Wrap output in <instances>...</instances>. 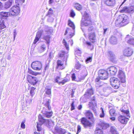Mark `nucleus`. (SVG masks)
I'll list each match as a JSON object with an SVG mask.
<instances>
[{"label":"nucleus","mask_w":134,"mask_h":134,"mask_svg":"<svg viewBox=\"0 0 134 134\" xmlns=\"http://www.w3.org/2000/svg\"><path fill=\"white\" fill-rule=\"evenodd\" d=\"M95 99L94 97L93 98L91 99V102H90L89 105L90 108L93 110L95 113V114L96 115L97 113L96 109L95 107V106H96V104L95 101Z\"/></svg>","instance_id":"obj_15"},{"label":"nucleus","mask_w":134,"mask_h":134,"mask_svg":"<svg viewBox=\"0 0 134 134\" xmlns=\"http://www.w3.org/2000/svg\"><path fill=\"white\" fill-rule=\"evenodd\" d=\"M91 17L89 16V15L86 13L85 14L84 20H83L82 19L81 21V26H87L91 24V21L90 19Z\"/></svg>","instance_id":"obj_6"},{"label":"nucleus","mask_w":134,"mask_h":134,"mask_svg":"<svg viewBox=\"0 0 134 134\" xmlns=\"http://www.w3.org/2000/svg\"><path fill=\"white\" fill-rule=\"evenodd\" d=\"M45 90L46 94L51 95V88H49V87L47 86H46L45 88Z\"/></svg>","instance_id":"obj_39"},{"label":"nucleus","mask_w":134,"mask_h":134,"mask_svg":"<svg viewBox=\"0 0 134 134\" xmlns=\"http://www.w3.org/2000/svg\"><path fill=\"white\" fill-rule=\"evenodd\" d=\"M48 122L46 123V125L49 128H52V127L54 125V122L51 120H48Z\"/></svg>","instance_id":"obj_31"},{"label":"nucleus","mask_w":134,"mask_h":134,"mask_svg":"<svg viewBox=\"0 0 134 134\" xmlns=\"http://www.w3.org/2000/svg\"><path fill=\"white\" fill-rule=\"evenodd\" d=\"M53 14V11L51 8H50L48 11L47 15L50 17Z\"/></svg>","instance_id":"obj_50"},{"label":"nucleus","mask_w":134,"mask_h":134,"mask_svg":"<svg viewBox=\"0 0 134 134\" xmlns=\"http://www.w3.org/2000/svg\"><path fill=\"white\" fill-rule=\"evenodd\" d=\"M37 132H34V134H44V131L41 127V125L38 124L37 126Z\"/></svg>","instance_id":"obj_27"},{"label":"nucleus","mask_w":134,"mask_h":134,"mask_svg":"<svg viewBox=\"0 0 134 134\" xmlns=\"http://www.w3.org/2000/svg\"><path fill=\"white\" fill-rule=\"evenodd\" d=\"M59 56L60 57H64V58H66V59L68 57V54L65 51H62L59 53Z\"/></svg>","instance_id":"obj_38"},{"label":"nucleus","mask_w":134,"mask_h":134,"mask_svg":"<svg viewBox=\"0 0 134 134\" xmlns=\"http://www.w3.org/2000/svg\"><path fill=\"white\" fill-rule=\"evenodd\" d=\"M104 4L109 6H113L115 4V0H103Z\"/></svg>","instance_id":"obj_22"},{"label":"nucleus","mask_w":134,"mask_h":134,"mask_svg":"<svg viewBox=\"0 0 134 134\" xmlns=\"http://www.w3.org/2000/svg\"><path fill=\"white\" fill-rule=\"evenodd\" d=\"M32 68L35 70H39L42 68V64L41 62L38 61L33 62L31 64Z\"/></svg>","instance_id":"obj_11"},{"label":"nucleus","mask_w":134,"mask_h":134,"mask_svg":"<svg viewBox=\"0 0 134 134\" xmlns=\"http://www.w3.org/2000/svg\"><path fill=\"white\" fill-rule=\"evenodd\" d=\"M72 80H74L76 79V76L74 73L71 76Z\"/></svg>","instance_id":"obj_58"},{"label":"nucleus","mask_w":134,"mask_h":134,"mask_svg":"<svg viewBox=\"0 0 134 134\" xmlns=\"http://www.w3.org/2000/svg\"><path fill=\"white\" fill-rule=\"evenodd\" d=\"M128 17L126 15L123 14L119 16L115 22L116 26H122L126 25L128 23Z\"/></svg>","instance_id":"obj_1"},{"label":"nucleus","mask_w":134,"mask_h":134,"mask_svg":"<svg viewBox=\"0 0 134 134\" xmlns=\"http://www.w3.org/2000/svg\"><path fill=\"white\" fill-rule=\"evenodd\" d=\"M81 122L85 128L92 125V123L85 118L83 117L81 119Z\"/></svg>","instance_id":"obj_14"},{"label":"nucleus","mask_w":134,"mask_h":134,"mask_svg":"<svg viewBox=\"0 0 134 134\" xmlns=\"http://www.w3.org/2000/svg\"><path fill=\"white\" fill-rule=\"evenodd\" d=\"M53 32V30L51 27H46L44 29V33L43 34V38L46 41V43L49 44L51 37L50 35Z\"/></svg>","instance_id":"obj_3"},{"label":"nucleus","mask_w":134,"mask_h":134,"mask_svg":"<svg viewBox=\"0 0 134 134\" xmlns=\"http://www.w3.org/2000/svg\"><path fill=\"white\" fill-rule=\"evenodd\" d=\"M20 9L19 6L14 5L10 9L9 12L10 15L16 16L18 15L20 12Z\"/></svg>","instance_id":"obj_5"},{"label":"nucleus","mask_w":134,"mask_h":134,"mask_svg":"<svg viewBox=\"0 0 134 134\" xmlns=\"http://www.w3.org/2000/svg\"><path fill=\"white\" fill-rule=\"evenodd\" d=\"M94 29V28L93 26L90 27L88 29V38L93 43L95 42L96 40V35Z\"/></svg>","instance_id":"obj_4"},{"label":"nucleus","mask_w":134,"mask_h":134,"mask_svg":"<svg viewBox=\"0 0 134 134\" xmlns=\"http://www.w3.org/2000/svg\"><path fill=\"white\" fill-rule=\"evenodd\" d=\"M118 121L121 123L123 124H126L127 123L129 119L125 116L122 115L119 116L118 118Z\"/></svg>","instance_id":"obj_20"},{"label":"nucleus","mask_w":134,"mask_h":134,"mask_svg":"<svg viewBox=\"0 0 134 134\" xmlns=\"http://www.w3.org/2000/svg\"><path fill=\"white\" fill-rule=\"evenodd\" d=\"M21 127L23 129L25 128V125L24 124V122L23 121L22 122L21 125Z\"/></svg>","instance_id":"obj_57"},{"label":"nucleus","mask_w":134,"mask_h":134,"mask_svg":"<svg viewBox=\"0 0 134 134\" xmlns=\"http://www.w3.org/2000/svg\"><path fill=\"white\" fill-rule=\"evenodd\" d=\"M46 48V46L45 44H44L42 45L40 47L41 51V52H43L45 50Z\"/></svg>","instance_id":"obj_49"},{"label":"nucleus","mask_w":134,"mask_h":134,"mask_svg":"<svg viewBox=\"0 0 134 134\" xmlns=\"http://www.w3.org/2000/svg\"><path fill=\"white\" fill-rule=\"evenodd\" d=\"M133 10H131L130 8H129L127 7H124L122 10H121V12L122 13L124 12L130 13Z\"/></svg>","instance_id":"obj_32"},{"label":"nucleus","mask_w":134,"mask_h":134,"mask_svg":"<svg viewBox=\"0 0 134 134\" xmlns=\"http://www.w3.org/2000/svg\"><path fill=\"white\" fill-rule=\"evenodd\" d=\"M13 2V0H9L6 2L4 4V8L6 9L9 8L12 5Z\"/></svg>","instance_id":"obj_26"},{"label":"nucleus","mask_w":134,"mask_h":134,"mask_svg":"<svg viewBox=\"0 0 134 134\" xmlns=\"http://www.w3.org/2000/svg\"><path fill=\"white\" fill-rule=\"evenodd\" d=\"M60 76H57L56 78H55V82H58V81L59 80V79H60Z\"/></svg>","instance_id":"obj_60"},{"label":"nucleus","mask_w":134,"mask_h":134,"mask_svg":"<svg viewBox=\"0 0 134 134\" xmlns=\"http://www.w3.org/2000/svg\"><path fill=\"white\" fill-rule=\"evenodd\" d=\"M87 70L85 69L82 72V77L79 79V80L81 81V80H83L85 77L87 75Z\"/></svg>","instance_id":"obj_36"},{"label":"nucleus","mask_w":134,"mask_h":134,"mask_svg":"<svg viewBox=\"0 0 134 134\" xmlns=\"http://www.w3.org/2000/svg\"><path fill=\"white\" fill-rule=\"evenodd\" d=\"M95 134H103L102 130L98 128H97L95 131Z\"/></svg>","instance_id":"obj_45"},{"label":"nucleus","mask_w":134,"mask_h":134,"mask_svg":"<svg viewBox=\"0 0 134 134\" xmlns=\"http://www.w3.org/2000/svg\"><path fill=\"white\" fill-rule=\"evenodd\" d=\"M63 43L64 45L65 46L66 49L68 50L69 49V45L67 44L66 42L64 39H63Z\"/></svg>","instance_id":"obj_46"},{"label":"nucleus","mask_w":134,"mask_h":134,"mask_svg":"<svg viewBox=\"0 0 134 134\" xmlns=\"http://www.w3.org/2000/svg\"><path fill=\"white\" fill-rule=\"evenodd\" d=\"M100 109L102 111V113L100 115V117L101 118H103L104 117L105 115L104 110L102 108H101Z\"/></svg>","instance_id":"obj_51"},{"label":"nucleus","mask_w":134,"mask_h":134,"mask_svg":"<svg viewBox=\"0 0 134 134\" xmlns=\"http://www.w3.org/2000/svg\"><path fill=\"white\" fill-rule=\"evenodd\" d=\"M111 84L114 88L116 89L119 88L120 83L118 79L116 78L113 77L110 79Z\"/></svg>","instance_id":"obj_7"},{"label":"nucleus","mask_w":134,"mask_h":134,"mask_svg":"<svg viewBox=\"0 0 134 134\" xmlns=\"http://www.w3.org/2000/svg\"><path fill=\"white\" fill-rule=\"evenodd\" d=\"M28 73L31 74V75H34L35 76L37 75L38 74V73L37 72H35L29 69V70L28 71Z\"/></svg>","instance_id":"obj_48"},{"label":"nucleus","mask_w":134,"mask_h":134,"mask_svg":"<svg viewBox=\"0 0 134 134\" xmlns=\"http://www.w3.org/2000/svg\"><path fill=\"white\" fill-rule=\"evenodd\" d=\"M44 33V31L41 30L37 32L36 36L34 42V44H35L37 41H38L41 35H43Z\"/></svg>","instance_id":"obj_21"},{"label":"nucleus","mask_w":134,"mask_h":134,"mask_svg":"<svg viewBox=\"0 0 134 134\" xmlns=\"http://www.w3.org/2000/svg\"><path fill=\"white\" fill-rule=\"evenodd\" d=\"M99 77L100 79L102 80L106 79L108 77V74L107 71L103 69L99 70L98 72Z\"/></svg>","instance_id":"obj_10"},{"label":"nucleus","mask_w":134,"mask_h":134,"mask_svg":"<svg viewBox=\"0 0 134 134\" xmlns=\"http://www.w3.org/2000/svg\"><path fill=\"white\" fill-rule=\"evenodd\" d=\"M92 60V57H90L87 58L86 60V62L87 63H89V62H91Z\"/></svg>","instance_id":"obj_53"},{"label":"nucleus","mask_w":134,"mask_h":134,"mask_svg":"<svg viewBox=\"0 0 134 134\" xmlns=\"http://www.w3.org/2000/svg\"><path fill=\"white\" fill-rule=\"evenodd\" d=\"M93 93V91L92 89H88L86 93L85 94L84 96L86 99L88 98Z\"/></svg>","instance_id":"obj_25"},{"label":"nucleus","mask_w":134,"mask_h":134,"mask_svg":"<svg viewBox=\"0 0 134 134\" xmlns=\"http://www.w3.org/2000/svg\"><path fill=\"white\" fill-rule=\"evenodd\" d=\"M126 40H127V42L129 44L132 45H134V38L131 37L129 38L127 36L126 38Z\"/></svg>","instance_id":"obj_29"},{"label":"nucleus","mask_w":134,"mask_h":134,"mask_svg":"<svg viewBox=\"0 0 134 134\" xmlns=\"http://www.w3.org/2000/svg\"><path fill=\"white\" fill-rule=\"evenodd\" d=\"M38 119L39 122L37 123V125L38 124L40 125H41V126L42 124H44L46 125V123L48 121V120L45 119L44 117L40 114H39L38 116Z\"/></svg>","instance_id":"obj_18"},{"label":"nucleus","mask_w":134,"mask_h":134,"mask_svg":"<svg viewBox=\"0 0 134 134\" xmlns=\"http://www.w3.org/2000/svg\"><path fill=\"white\" fill-rule=\"evenodd\" d=\"M100 78L99 77H97V78H96V79L95 80V82H98L100 81Z\"/></svg>","instance_id":"obj_62"},{"label":"nucleus","mask_w":134,"mask_h":134,"mask_svg":"<svg viewBox=\"0 0 134 134\" xmlns=\"http://www.w3.org/2000/svg\"><path fill=\"white\" fill-rule=\"evenodd\" d=\"M55 0H49V4H51L54 2Z\"/></svg>","instance_id":"obj_61"},{"label":"nucleus","mask_w":134,"mask_h":134,"mask_svg":"<svg viewBox=\"0 0 134 134\" xmlns=\"http://www.w3.org/2000/svg\"><path fill=\"white\" fill-rule=\"evenodd\" d=\"M96 85L97 86H100L102 85L100 81L96 82Z\"/></svg>","instance_id":"obj_59"},{"label":"nucleus","mask_w":134,"mask_h":134,"mask_svg":"<svg viewBox=\"0 0 134 134\" xmlns=\"http://www.w3.org/2000/svg\"><path fill=\"white\" fill-rule=\"evenodd\" d=\"M80 67V64L78 63H77L75 65V68L76 69H79Z\"/></svg>","instance_id":"obj_55"},{"label":"nucleus","mask_w":134,"mask_h":134,"mask_svg":"<svg viewBox=\"0 0 134 134\" xmlns=\"http://www.w3.org/2000/svg\"><path fill=\"white\" fill-rule=\"evenodd\" d=\"M35 88L34 87H32L30 88V96H29V98L27 99L26 102V104L27 106H29L31 103L32 100V97L35 94Z\"/></svg>","instance_id":"obj_9"},{"label":"nucleus","mask_w":134,"mask_h":134,"mask_svg":"<svg viewBox=\"0 0 134 134\" xmlns=\"http://www.w3.org/2000/svg\"><path fill=\"white\" fill-rule=\"evenodd\" d=\"M0 15L1 18L4 19V21L10 15L9 14V12H0Z\"/></svg>","instance_id":"obj_24"},{"label":"nucleus","mask_w":134,"mask_h":134,"mask_svg":"<svg viewBox=\"0 0 134 134\" xmlns=\"http://www.w3.org/2000/svg\"><path fill=\"white\" fill-rule=\"evenodd\" d=\"M110 119L112 121H114L115 120V118L114 117H112L110 118Z\"/></svg>","instance_id":"obj_64"},{"label":"nucleus","mask_w":134,"mask_h":134,"mask_svg":"<svg viewBox=\"0 0 134 134\" xmlns=\"http://www.w3.org/2000/svg\"><path fill=\"white\" fill-rule=\"evenodd\" d=\"M50 100L46 101L44 105L45 107L43 108L42 111V112L44 115L47 118L50 117L52 114V111H49L51 109V107L50 106Z\"/></svg>","instance_id":"obj_2"},{"label":"nucleus","mask_w":134,"mask_h":134,"mask_svg":"<svg viewBox=\"0 0 134 134\" xmlns=\"http://www.w3.org/2000/svg\"><path fill=\"white\" fill-rule=\"evenodd\" d=\"M133 53L132 49L130 47L126 48L123 51V53L124 55L127 57L131 56Z\"/></svg>","instance_id":"obj_17"},{"label":"nucleus","mask_w":134,"mask_h":134,"mask_svg":"<svg viewBox=\"0 0 134 134\" xmlns=\"http://www.w3.org/2000/svg\"><path fill=\"white\" fill-rule=\"evenodd\" d=\"M68 24L72 28V29H75V27L74 24L70 20H68Z\"/></svg>","instance_id":"obj_42"},{"label":"nucleus","mask_w":134,"mask_h":134,"mask_svg":"<svg viewBox=\"0 0 134 134\" xmlns=\"http://www.w3.org/2000/svg\"><path fill=\"white\" fill-rule=\"evenodd\" d=\"M110 130V132L112 134H119L116 128L114 126L111 127Z\"/></svg>","instance_id":"obj_37"},{"label":"nucleus","mask_w":134,"mask_h":134,"mask_svg":"<svg viewBox=\"0 0 134 134\" xmlns=\"http://www.w3.org/2000/svg\"><path fill=\"white\" fill-rule=\"evenodd\" d=\"M118 76L120 79L121 82L124 83L125 82V76L124 73L122 71L120 70L119 71Z\"/></svg>","instance_id":"obj_16"},{"label":"nucleus","mask_w":134,"mask_h":134,"mask_svg":"<svg viewBox=\"0 0 134 134\" xmlns=\"http://www.w3.org/2000/svg\"><path fill=\"white\" fill-rule=\"evenodd\" d=\"M109 113L111 116H115L116 115V114L115 113V111L114 109H112L109 110Z\"/></svg>","instance_id":"obj_41"},{"label":"nucleus","mask_w":134,"mask_h":134,"mask_svg":"<svg viewBox=\"0 0 134 134\" xmlns=\"http://www.w3.org/2000/svg\"><path fill=\"white\" fill-rule=\"evenodd\" d=\"M74 91H74V90H72V92H71V96L72 97H73L74 94Z\"/></svg>","instance_id":"obj_63"},{"label":"nucleus","mask_w":134,"mask_h":134,"mask_svg":"<svg viewBox=\"0 0 134 134\" xmlns=\"http://www.w3.org/2000/svg\"><path fill=\"white\" fill-rule=\"evenodd\" d=\"M57 69H62L64 68L63 65V63L62 61L60 60H58L57 61Z\"/></svg>","instance_id":"obj_30"},{"label":"nucleus","mask_w":134,"mask_h":134,"mask_svg":"<svg viewBox=\"0 0 134 134\" xmlns=\"http://www.w3.org/2000/svg\"><path fill=\"white\" fill-rule=\"evenodd\" d=\"M67 33L69 35V37L71 38L75 35V29H71L70 28H67L66 29L65 32L64 33L65 35H66ZM68 43H70L72 46L73 44L72 40L70 38L69 40L68 41Z\"/></svg>","instance_id":"obj_8"},{"label":"nucleus","mask_w":134,"mask_h":134,"mask_svg":"<svg viewBox=\"0 0 134 134\" xmlns=\"http://www.w3.org/2000/svg\"><path fill=\"white\" fill-rule=\"evenodd\" d=\"M84 43L88 48L90 49L91 50L93 49V44L91 43V42L88 41H86Z\"/></svg>","instance_id":"obj_34"},{"label":"nucleus","mask_w":134,"mask_h":134,"mask_svg":"<svg viewBox=\"0 0 134 134\" xmlns=\"http://www.w3.org/2000/svg\"><path fill=\"white\" fill-rule=\"evenodd\" d=\"M74 102L73 101L71 105V110H72L75 109V106L74 105Z\"/></svg>","instance_id":"obj_54"},{"label":"nucleus","mask_w":134,"mask_h":134,"mask_svg":"<svg viewBox=\"0 0 134 134\" xmlns=\"http://www.w3.org/2000/svg\"><path fill=\"white\" fill-rule=\"evenodd\" d=\"M75 7L77 10H80L82 9L81 5L78 3L75 4Z\"/></svg>","instance_id":"obj_43"},{"label":"nucleus","mask_w":134,"mask_h":134,"mask_svg":"<svg viewBox=\"0 0 134 134\" xmlns=\"http://www.w3.org/2000/svg\"><path fill=\"white\" fill-rule=\"evenodd\" d=\"M109 56L110 57V59L113 62H114L115 61L116 57L113 52L111 51H109Z\"/></svg>","instance_id":"obj_33"},{"label":"nucleus","mask_w":134,"mask_h":134,"mask_svg":"<svg viewBox=\"0 0 134 134\" xmlns=\"http://www.w3.org/2000/svg\"><path fill=\"white\" fill-rule=\"evenodd\" d=\"M85 114V116L92 122H93L94 121V118L93 116V114L89 110H86Z\"/></svg>","instance_id":"obj_19"},{"label":"nucleus","mask_w":134,"mask_h":134,"mask_svg":"<svg viewBox=\"0 0 134 134\" xmlns=\"http://www.w3.org/2000/svg\"><path fill=\"white\" fill-rule=\"evenodd\" d=\"M24 1L25 0H16L15 3L16 5L19 6V5H21Z\"/></svg>","instance_id":"obj_44"},{"label":"nucleus","mask_w":134,"mask_h":134,"mask_svg":"<svg viewBox=\"0 0 134 134\" xmlns=\"http://www.w3.org/2000/svg\"><path fill=\"white\" fill-rule=\"evenodd\" d=\"M65 132V130L62 129L61 128L56 127L55 128L54 133V134H64Z\"/></svg>","instance_id":"obj_23"},{"label":"nucleus","mask_w":134,"mask_h":134,"mask_svg":"<svg viewBox=\"0 0 134 134\" xmlns=\"http://www.w3.org/2000/svg\"><path fill=\"white\" fill-rule=\"evenodd\" d=\"M81 52L80 50L79 49H76L75 51V54L76 56L78 55L79 56H81Z\"/></svg>","instance_id":"obj_47"},{"label":"nucleus","mask_w":134,"mask_h":134,"mask_svg":"<svg viewBox=\"0 0 134 134\" xmlns=\"http://www.w3.org/2000/svg\"><path fill=\"white\" fill-rule=\"evenodd\" d=\"M101 127L103 129H105L109 127V124L105 122H102L100 124Z\"/></svg>","instance_id":"obj_35"},{"label":"nucleus","mask_w":134,"mask_h":134,"mask_svg":"<svg viewBox=\"0 0 134 134\" xmlns=\"http://www.w3.org/2000/svg\"><path fill=\"white\" fill-rule=\"evenodd\" d=\"M108 75L113 76L115 75L117 71V68L114 66H111L107 69Z\"/></svg>","instance_id":"obj_13"},{"label":"nucleus","mask_w":134,"mask_h":134,"mask_svg":"<svg viewBox=\"0 0 134 134\" xmlns=\"http://www.w3.org/2000/svg\"><path fill=\"white\" fill-rule=\"evenodd\" d=\"M27 81L31 84L34 85L36 84L38 80L36 77H32L28 75L27 77Z\"/></svg>","instance_id":"obj_12"},{"label":"nucleus","mask_w":134,"mask_h":134,"mask_svg":"<svg viewBox=\"0 0 134 134\" xmlns=\"http://www.w3.org/2000/svg\"><path fill=\"white\" fill-rule=\"evenodd\" d=\"M81 127L80 126L78 125L77 126V132L76 134H78L81 131Z\"/></svg>","instance_id":"obj_52"},{"label":"nucleus","mask_w":134,"mask_h":134,"mask_svg":"<svg viewBox=\"0 0 134 134\" xmlns=\"http://www.w3.org/2000/svg\"><path fill=\"white\" fill-rule=\"evenodd\" d=\"M70 16L72 17H73L75 15V14L73 10H72L70 13Z\"/></svg>","instance_id":"obj_56"},{"label":"nucleus","mask_w":134,"mask_h":134,"mask_svg":"<svg viewBox=\"0 0 134 134\" xmlns=\"http://www.w3.org/2000/svg\"><path fill=\"white\" fill-rule=\"evenodd\" d=\"M121 111L122 112V113L125 115V116H129V117H130L129 116V111L128 110H125L122 109V110H121Z\"/></svg>","instance_id":"obj_40"},{"label":"nucleus","mask_w":134,"mask_h":134,"mask_svg":"<svg viewBox=\"0 0 134 134\" xmlns=\"http://www.w3.org/2000/svg\"><path fill=\"white\" fill-rule=\"evenodd\" d=\"M109 41L111 43L116 44L117 43V38L115 36H112L110 38Z\"/></svg>","instance_id":"obj_28"}]
</instances>
